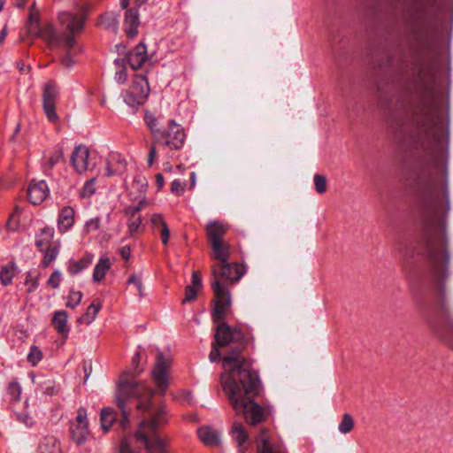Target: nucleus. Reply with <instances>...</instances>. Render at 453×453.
Returning <instances> with one entry per match:
<instances>
[{"mask_svg":"<svg viewBox=\"0 0 453 453\" xmlns=\"http://www.w3.org/2000/svg\"><path fill=\"white\" fill-rule=\"evenodd\" d=\"M414 186L424 225L417 250L426 259V277L434 292L437 310L448 315L446 282L450 276V252L446 231L449 211L448 184L445 182L441 189L430 168L424 166L416 172Z\"/></svg>","mask_w":453,"mask_h":453,"instance_id":"obj_1","label":"nucleus"},{"mask_svg":"<svg viewBox=\"0 0 453 453\" xmlns=\"http://www.w3.org/2000/svg\"><path fill=\"white\" fill-rule=\"evenodd\" d=\"M238 352H232L224 358L225 372L220 380L233 409L242 413L250 426H256L266 418L265 410L254 402L259 392L260 380L257 373L251 370L250 362L238 358Z\"/></svg>","mask_w":453,"mask_h":453,"instance_id":"obj_2","label":"nucleus"},{"mask_svg":"<svg viewBox=\"0 0 453 453\" xmlns=\"http://www.w3.org/2000/svg\"><path fill=\"white\" fill-rule=\"evenodd\" d=\"M401 114H392L388 119V128L399 138L408 139L422 150H428L434 138L429 104L425 100L418 104H401Z\"/></svg>","mask_w":453,"mask_h":453,"instance_id":"obj_3","label":"nucleus"},{"mask_svg":"<svg viewBox=\"0 0 453 453\" xmlns=\"http://www.w3.org/2000/svg\"><path fill=\"white\" fill-rule=\"evenodd\" d=\"M140 359L141 354L135 352L131 361L132 371L128 370L123 372L117 385L116 402L122 412V419L119 424L123 429H126L129 423L126 400L137 399L139 401L137 403L139 411H148L151 406L154 391L147 385L138 382L134 378L142 372V370H138Z\"/></svg>","mask_w":453,"mask_h":453,"instance_id":"obj_4","label":"nucleus"},{"mask_svg":"<svg viewBox=\"0 0 453 453\" xmlns=\"http://www.w3.org/2000/svg\"><path fill=\"white\" fill-rule=\"evenodd\" d=\"M84 18L85 12L83 9L74 12H63L59 15V22L68 33L59 35L51 24H47L40 30V35L50 49H72L76 44V35L82 28Z\"/></svg>","mask_w":453,"mask_h":453,"instance_id":"obj_5","label":"nucleus"},{"mask_svg":"<svg viewBox=\"0 0 453 453\" xmlns=\"http://www.w3.org/2000/svg\"><path fill=\"white\" fill-rule=\"evenodd\" d=\"M167 411L160 405L151 418L144 419L135 433V440L146 449V453H166L165 442L159 437L157 430L167 423Z\"/></svg>","mask_w":453,"mask_h":453,"instance_id":"obj_6","label":"nucleus"},{"mask_svg":"<svg viewBox=\"0 0 453 453\" xmlns=\"http://www.w3.org/2000/svg\"><path fill=\"white\" fill-rule=\"evenodd\" d=\"M208 241L211 248V257L219 263L230 259V245L224 237L228 231V226L219 220L209 221L205 226Z\"/></svg>","mask_w":453,"mask_h":453,"instance_id":"obj_7","label":"nucleus"},{"mask_svg":"<svg viewBox=\"0 0 453 453\" xmlns=\"http://www.w3.org/2000/svg\"><path fill=\"white\" fill-rule=\"evenodd\" d=\"M217 324L218 326L215 333V342L217 345L219 347H224L234 342L237 343V346L231 348L223 358L227 357L230 353L239 350L237 354L238 358L246 360L243 357L241 356V353L246 345V340L242 330L238 328H231L227 324L224 322H219ZM223 361L224 359H222V362Z\"/></svg>","mask_w":453,"mask_h":453,"instance_id":"obj_8","label":"nucleus"},{"mask_svg":"<svg viewBox=\"0 0 453 453\" xmlns=\"http://www.w3.org/2000/svg\"><path fill=\"white\" fill-rule=\"evenodd\" d=\"M211 288L215 296V304L212 311L214 323L223 322L231 306V296L228 286L219 279L211 280Z\"/></svg>","mask_w":453,"mask_h":453,"instance_id":"obj_9","label":"nucleus"},{"mask_svg":"<svg viewBox=\"0 0 453 453\" xmlns=\"http://www.w3.org/2000/svg\"><path fill=\"white\" fill-rule=\"evenodd\" d=\"M149 95V82L142 74L134 75L129 88L122 93L124 102L133 108L142 104L147 100Z\"/></svg>","mask_w":453,"mask_h":453,"instance_id":"obj_10","label":"nucleus"},{"mask_svg":"<svg viewBox=\"0 0 453 453\" xmlns=\"http://www.w3.org/2000/svg\"><path fill=\"white\" fill-rule=\"evenodd\" d=\"M185 139L184 128L172 119L169 121L167 128L157 134L155 142L170 150H180L183 147Z\"/></svg>","mask_w":453,"mask_h":453,"instance_id":"obj_11","label":"nucleus"},{"mask_svg":"<svg viewBox=\"0 0 453 453\" xmlns=\"http://www.w3.org/2000/svg\"><path fill=\"white\" fill-rule=\"evenodd\" d=\"M54 229L44 227L36 237V247L44 252L42 265L49 266L57 257L59 252V242H52Z\"/></svg>","mask_w":453,"mask_h":453,"instance_id":"obj_12","label":"nucleus"},{"mask_svg":"<svg viewBox=\"0 0 453 453\" xmlns=\"http://www.w3.org/2000/svg\"><path fill=\"white\" fill-rule=\"evenodd\" d=\"M107 153L108 150L104 147L96 148L91 146L87 148V171L95 173L93 177L87 180V195L95 193V190L90 186L96 181L97 177L103 176L104 168H102V164Z\"/></svg>","mask_w":453,"mask_h":453,"instance_id":"obj_13","label":"nucleus"},{"mask_svg":"<svg viewBox=\"0 0 453 453\" xmlns=\"http://www.w3.org/2000/svg\"><path fill=\"white\" fill-rule=\"evenodd\" d=\"M171 364L172 359L169 356H165L160 351L157 354L151 377L157 386V392L160 394H165L168 388Z\"/></svg>","mask_w":453,"mask_h":453,"instance_id":"obj_14","label":"nucleus"},{"mask_svg":"<svg viewBox=\"0 0 453 453\" xmlns=\"http://www.w3.org/2000/svg\"><path fill=\"white\" fill-rule=\"evenodd\" d=\"M245 274L243 266L236 263H220L212 267V280L216 278L221 282V279H225L231 282L238 281Z\"/></svg>","mask_w":453,"mask_h":453,"instance_id":"obj_15","label":"nucleus"},{"mask_svg":"<svg viewBox=\"0 0 453 453\" xmlns=\"http://www.w3.org/2000/svg\"><path fill=\"white\" fill-rule=\"evenodd\" d=\"M255 441L257 453H287L282 441L271 438L267 429H262Z\"/></svg>","mask_w":453,"mask_h":453,"instance_id":"obj_16","label":"nucleus"},{"mask_svg":"<svg viewBox=\"0 0 453 453\" xmlns=\"http://www.w3.org/2000/svg\"><path fill=\"white\" fill-rule=\"evenodd\" d=\"M58 95V89L54 82H48L43 90L42 102L43 110L48 119L56 122L58 115L56 112V103Z\"/></svg>","mask_w":453,"mask_h":453,"instance_id":"obj_17","label":"nucleus"},{"mask_svg":"<svg viewBox=\"0 0 453 453\" xmlns=\"http://www.w3.org/2000/svg\"><path fill=\"white\" fill-rule=\"evenodd\" d=\"M107 154L108 157L104 159L105 167L103 171V176L109 177L122 173L127 165L124 157L118 152H111Z\"/></svg>","mask_w":453,"mask_h":453,"instance_id":"obj_18","label":"nucleus"},{"mask_svg":"<svg viewBox=\"0 0 453 453\" xmlns=\"http://www.w3.org/2000/svg\"><path fill=\"white\" fill-rule=\"evenodd\" d=\"M49 188L44 180H33L27 187V196L33 204L42 203L49 196Z\"/></svg>","mask_w":453,"mask_h":453,"instance_id":"obj_19","label":"nucleus"},{"mask_svg":"<svg viewBox=\"0 0 453 453\" xmlns=\"http://www.w3.org/2000/svg\"><path fill=\"white\" fill-rule=\"evenodd\" d=\"M127 59L133 70L140 69L148 60L146 45L143 42L137 44L133 50L127 53Z\"/></svg>","mask_w":453,"mask_h":453,"instance_id":"obj_20","label":"nucleus"},{"mask_svg":"<svg viewBox=\"0 0 453 453\" xmlns=\"http://www.w3.org/2000/svg\"><path fill=\"white\" fill-rule=\"evenodd\" d=\"M231 435L241 453H244L250 446V440L244 426L238 422H234L231 428Z\"/></svg>","mask_w":453,"mask_h":453,"instance_id":"obj_21","label":"nucleus"},{"mask_svg":"<svg viewBox=\"0 0 453 453\" xmlns=\"http://www.w3.org/2000/svg\"><path fill=\"white\" fill-rule=\"evenodd\" d=\"M75 215L72 207L65 206L59 211L58 217V229L61 234L68 231L74 224Z\"/></svg>","mask_w":453,"mask_h":453,"instance_id":"obj_22","label":"nucleus"},{"mask_svg":"<svg viewBox=\"0 0 453 453\" xmlns=\"http://www.w3.org/2000/svg\"><path fill=\"white\" fill-rule=\"evenodd\" d=\"M140 25L139 13L135 9H128L125 13L124 27L127 35L133 38L138 34Z\"/></svg>","mask_w":453,"mask_h":453,"instance_id":"obj_23","label":"nucleus"},{"mask_svg":"<svg viewBox=\"0 0 453 453\" xmlns=\"http://www.w3.org/2000/svg\"><path fill=\"white\" fill-rule=\"evenodd\" d=\"M70 434L73 441L77 444L83 442L85 438V416L79 412L76 418L71 422Z\"/></svg>","mask_w":453,"mask_h":453,"instance_id":"obj_24","label":"nucleus"},{"mask_svg":"<svg viewBox=\"0 0 453 453\" xmlns=\"http://www.w3.org/2000/svg\"><path fill=\"white\" fill-rule=\"evenodd\" d=\"M197 433L200 440L207 446H216L220 442L219 433L211 426L200 427Z\"/></svg>","mask_w":453,"mask_h":453,"instance_id":"obj_25","label":"nucleus"},{"mask_svg":"<svg viewBox=\"0 0 453 453\" xmlns=\"http://www.w3.org/2000/svg\"><path fill=\"white\" fill-rule=\"evenodd\" d=\"M39 453H62L59 441L53 436L43 438L39 446Z\"/></svg>","mask_w":453,"mask_h":453,"instance_id":"obj_26","label":"nucleus"},{"mask_svg":"<svg viewBox=\"0 0 453 453\" xmlns=\"http://www.w3.org/2000/svg\"><path fill=\"white\" fill-rule=\"evenodd\" d=\"M111 268V262L108 257H101L96 265L92 280L95 282L101 281Z\"/></svg>","mask_w":453,"mask_h":453,"instance_id":"obj_27","label":"nucleus"},{"mask_svg":"<svg viewBox=\"0 0 453 453\" xmlns=\"http://www.w3.org/2000/svg\"><path fill=\"white\" fill-rule=\"evenodd\" d=\"M72 163L78 173H82L85 171V147L83 145L75 148L72 156Z\"/></svg>","mask_w":453,"mask_h":453,"instance_id":"obj_28","label":"nucleus"},{"mask_svg":"<svg viewBox=\"0 0 453 453\" xmlns=\"http://www.w3.org/2000/svg\"><path fill=\"white\" fill-rule=\"evenodd\" d=\"M67 322V315L65 311H57L52 319V325L60 334H66L68 332V327L66 325Z\"/></svg>","mask_w":453,"mask_h":453,"instance_id":"obj_29","label":"nucleus"},{"mask_svg":"<svg viewBox=\"0 0 453 453\" xmlns=\"http://www.w3.org/2000/svg\"><path fill=\"white\" fill-rule=\"evenodd\" d=\"M116 420V413L111 408H104L101 412V426L107 432Z\"/></svg>","mask_w":453,"mask_h":453,"instance_id":"obj_30","label":"nucleus"},{"mask_svg":"<svg viewBox=\"0 0 453 453\" xmlns=\"http://www.w3.org/2000/svg\"><path fill=\"white\" fill-rule=\"evenodd\" d=\"M16 273V267L14 264L8 263L4 265L0 271V280L3 285L6 286L12 282V278Z\"/></svg>","mask_w":453,"mask_h":453,"instance_id":"obj_31","label":"nucleus"},{"mask_svg":"<svg viewBox=\"0 0 453 453\" xmlns=\"http://www.w3.org/2000/svg\"><path fill=\"white\" fill-rule=\"evenodd\" d=\"M354 427V419L350 414L345 413L338 425V430L342 434H347L352 431Z\"/></svg>","mask_w":453,"mask_h":453,"instance_id":"obj_32","label":"nucleus"},{"mask_svg":"<svg viewBox=\"0 0 453 453\" xmlns=\"http://www.w3.org/2000/svg\"><path fill=\"white\" fill-rule=\"evenodd\" d=\"M124 63L125 58H116L114 60V65L119 68V70L116 72L114 79L119 84L125 83L127 79V73L126 68L124 67Z\"/></svg>","mask_w":453,"mask_h":453,"instance_id":"obj_33","label":"nucleus"},{"mask_svg":"<svg viewBox=\"0 0 453 453\" xmlns=\"http://www.w3.org/2000/svg\"><path fill=\"white\" fill-rule=\"evenodd\" d=\"M144 120L146 125L150 128V132L152 133L155 141L156 138L157 137V134H159L162 131L159 128L157 119L152 114L146 113Z\"/></svg>","mask_w":453,"mask_h":453,"instance_id":"obj_34","label":"nucleus"},{"mask_svg":"<svg viewBox=\"0 0 453 453\" xmlns=\"http://www.w3.org/2000/svg\"><path fill=\"white\" fill-rule=\"evenodd\" d=\"M21 213H22L21 210H19V209L14 210V211L10 215V217L6 222L7 230L15 231L19 228Z\"/></svg>","mask_w":453,"mask_h":453,"instance_id":"obj_35","label":"nucleus"},{"mask_svg":"<svg viewBox=\"0 0 453 453\" xmlns=\"http://www.w3.org/2000/svg\"><path fill=\"white\" fill-rule=\"evenodd\" d=\"M25 285L27 292L35 291L38 287V273L36 271L28 272L26 277Z\"/></svg>","mask_w":453,"mask_h":453,"instance_id":"obj_36","label":"nucleus"},{"mask_svg":"<svg viewBox=\"0 0 453 453\" xmlns=\"http://www.w3.org/2000/svg\"><path fill=\"white\" fill-rule=\"evenodd\" d=\"M100 309L101 303L99 301H95L88 307H87V325L95 320Z\"/></svg>","mask_w":453,"mask_h":453,"instance_id":"obj_37","label":"nucleus"},{"mask_svg":"<svg viewBox=\"0 0 453 453\" xmlns=\"http://www.w3.org/2000/svg\"><path fill=\"white\" fill-rule=\"evenodd\" d=\"M314 186L319 194H323L326 191V179L321 174L314 175Z\"/></svg>","mask_w":453,"mask_h":453,"instance_id":"obj_38","label":"nucleus"},{"mask_svg":"<svg viewBox=\"0 0 453 453\" xmlns=\"http://www.w3.org/2000/svg\"><path fill=\"white\" fill-rule=\"evenodd\" d=\"M61 281L62 273L58 270H55L47 280V285L51 288H57L59 287Z\"/></svg>","mask_w":453,"mask_h":453,"instance_id":"obj_39","label":"nucleus"},{"mask_svg":"<svg viewBox=\"0 0 453 453\" xmlns=\"http://www.w3.org/2000/svg\"><path fill=\"white\" fill-rule=\"evenodd\" d=\"M84 268L83 259L80 260H71L68 263L67 271L70 274L75 275L76 273L81 272Z\"/></svg>","mask_w":453,"mask_h":453,"instance_id":"obj_40","label":"nucleus"},{"mask_svg":"<svg viewBox=\"0 0 453 453\" xmlns=\"http://www.w3.org/2000/svg\"><path fill=\"white\" fill-rule=\"evenodd\" d=\"M42 351L37 347H32L27 355V360L32 365H36L42 359Z\"/></svg>","mask_w":453,"mask_h":453,"instance_id":"obj_41","label":"nucleus"},{"mask_svg":"<svg viewBox=\"0 0 453 453\" xmlns=\"http://www.w3.org/2000/svg\"><path fill=\"white\" fill-rule=\"evenodd\" d=\"M28 19L31 31L35 32L38 29L39 11L35 6L30 9Z\"/></svg>","mask_w":453,"mask_h":453,"instance_id":"obj_42","label":"nucleus"},{"mask_svg":"<svg viewBox=\"0 0 453 453\" xmlns=\"http://www.w3.org/2000/svg\"><path fill=\"white\" fill-rule=\"evenodd\" d=\"M141 224H142L141 216L129 218L128 222H127V226H128V231H129L130 234H134V233H136L139 230Z\"/></svg>","mask_w":453,"mask_h":453,"instance_id":"obj_43","label":"nucleus"},{"mask_svg":"<svg viewBox=\"0 0 453 453\" xmlns=\"http://www.w3.org/2000/svg\"><path fill=\"white\" fill-rule=\"evenodd\" d=\"M82 293L81 291H71L68 299H67V306L75 307L81 300Z\"/></svg>","mask_w":453,"mask_h":453,"instance_id":"obj_44","label":"nucleus"},{"mask_svg":"<svg viewBox=\"0 0 453 453\" xmlns=\"http://www.w3.org/2000/svg\"><path fill=\"white\" fill-rule=\"evenodd\" d=\"M119 453H137L131 448V438L123 437L119 445Z\"/></svg>","mask_w":453,"mask_h":453,"instance_id":"obj_45","label":"nucleus"},{"mask_svg":"<svg viewBox=\"0 0 453 453\" xmlns=\"http://www.w3.org/2000/svg\"><path fill=\"white\" fill-rule=\"evenodd\" d=\"M198 288H196L191 286H187L185 289V298L182 303L191 302L195 300L197 296Z\"/></svg>","mask_w":453,"mask_h":453,"instance_id":"obj_46","label":"nucleus"},{"mask_svg":"<svg viewBox=\"0 0 453 453\" xmlns=\"http://www.w3.org/2000/svg\"><path fill=\"white\" fill-rule=\"evenodd\" d=\"M127 283L134 284L137 288L140 297L142 296V278L140 276H138L136 274H132L129 277Z\"/></svg>","mask_w":453,"mask_h":453,"instance_id":"obj_47","label":"nucleus"},{"mask_svg":"<svg viewBox=\"0 0 453 453\" xmlns=\"http://www.w3.org/2000/svg\"><path fill=\"white\" fill-rule=\"evenodd\" d=\"M150 221L153 228L156 230H160L164 225H167L161 214H153L151 216Z\"/></svg>","mask_w":453,"mask_h":453,"instance_id":"obj_48","label":"nucleus"},{"mask_svg":"<svg viewBox=\"0 0 453 453\" xmlns=\"http://www.w3.org/2000/svg\"><path fill=\"white\" fill-rule=\"evenodd\" d=\"M8 392L13 399H18L21 393V388L17 382H12L9 385Z\"/></svg>","mask_w":453,"mask_h":453,"instance_id":"obj_49","label":"nucleus"},{"mask_svg":"<svg viewBox=\"0 0 453 453\" xmlns=\"http://www.w3.org/2000/svg\"><path fill=\"white\" fill-rule=\"evenodd\" d=\"M142 210V203L137 205L128 206L125 209V214L129 218L140 216L139 212Z\"/></svg>","mask_w":453,"mask_h":453,"instance_id":"obj_50","label":"nucleus"},{"mask_svg":"<svg viewBox=\"0 0 453 453\" xmlns=\"http://www.w3.org/2000/svg\"><path fill=\"white\" fill-rule=\"evenodd\" d=\"M171 191L174 193L176 196H180L184 192V186L181 181L179 180H174L171 183Z\"/></svg>","mask_w":453,"mask_h":453,"instance_id":"obj_51","label":"nucleus"},{"mask_svg":"<svg viewBox=\"0 0 453 453\" xmlns=\"http://www.w3.org/2000/svg\"><path fill=\"white\" fill-rule=\"evenodd\" d=\"M219 346L217 345L216 342L212 344L211 350V352L209 354V359L212 363H215V362L219 361V358H220V351L219 349Z\"/></svg>","mask_w":453,"mask_h":453,"instance_id":"obj_52","label":"nucleus"},{"mask_svg":"<svg viewBox=\"0 0 453 453\" xmlns=\"http://www.w3.org/2000/svg\"><path fill=\"white\" fill-rule=\"evenodd\" d=\"M191 287L200 289L202 288V280L198 272H193L191 278Z\"/></svg>","mask_w":453,"mask_h":453,"instance_id":"obj_53","label":"nucleus"},{"mask_svg":"<svg viewBox=\"0 0 453 453\" xmlns=\"http://www.w3.org/2000/svg\"><path fill=\"white\" fill-rule=\"evenodd\" d=\"M160 233L161 240L163 244L166 245L169 242L170 237V230L167 226V225H164L163 227L158 230Z\"/></svg>","mask_w":453,"mask_h":453,"instance_id":"obj_54","label":"nucleus"},{"mask_svg":"<svg viewBox=\"0 0 453 453\" xmlns=\"http://www.w3.org/2000/svg\"><path fill=\"white\" fill-rule=\"evenodd\" d=\"M61 157V153L59 151H56L49 157L47 164L51 167L60 160Z\"/></svg>","mask_w":453,"mask_h":453,"instance_id":"obj_55","label":"nucleus"},{"mask_svg":"<svg viewBox=\"0 0 453 453\" xmlns=\"http://www.w3.org/2000/svg\"><path fill=\"white\" fill-rule=\"evenodd\" d=\"M119 253L124 260H128L131 256V249L128 245L119 249Z\"/></svg>","mask_w":453,"mask_h":453,"instance_id":"obj_56","label":"nucleus"},{"mask_svg":"<svg viewBox=\"0 0 453 453\" xmlns=\"http://www.w3.org/2000/svg\"><path fill=\"white\" fill-rule=\"evenodd\" d=\"M100 226V219L99 218H95L93 219H90L89 221H87V231L88 230H96L99 228Z\"/></svg>","mask_w":453,"mask_h":453,"instance_id":"obj_57","label":"nucleus"},{"mask_svg":"<svg viewBox=\"0 0 453 453\" xmlns=\"http://www.w3.org/2000/svg\"><path fill=\"white\" fill-rule=\"evenodd\" d=\"M157 156V150H156V147L154 145H152L150 149V152H149V158H148V162H149V165H151L155 157Z\"/></svg>","mask_w":453,"mask_h":453,"instance_id":"obj_58","label":"nucleus"},{"mask_svg":"<svg viewBox=\"0 0 453 453\" xmlns=\"http://www.w3.org/2000/svg\"><path fill=\"white\" fill-rule=\"evenodd\" d=\"M156 179H157V183L158 188H162L163 185H164V176H163V174L157 173L156 175Z\"/></svg>","mask_w":453,"mask_h":453,"instance_id":"obj_59","label":"nucleus"},{"mask_svg":"<svg viewBox=\"0 0 453 453\" xmlns=\"http://www.w3.org/2000/svg\"><path fill=\"white\" fill-rule=\"evenodd\" d=\"M119 4H120V6L122 9H127L129 2H128V0H120Z\"/></svg>","mask_w":453,"mask_h":453,"instance_id":"obj_60","label":"nucleus"},{"mask_svg":"<svg viewBox=\"0 0 453 453\" xmlns=\"http://www.w3.org/2000/svg\"><path fill=\"white\" fill-rule=\"evenodd\" d=\"M6 36V32L4 29H3L1 32H0V45L2 44L3 41L4 40Z\"/></svg>","mask_w":453,"mask_h":453,"instance_id":"obj_61","label":"nucleus"},{"mask_svg":"<svg viewBox=\"0 0 453 453\" xmlns=\"http://www.w3.org/2000/svg\"><path fill=\"white\" fill-rule=\"evenodd\" d=\"M24 4H25V1L24 0H18V5L19 7H22Z\"/></svg>","mask_w":453,"mask_h":453,"instance_id":"obj_62","label":"nucleus"},{"mask_svg":"<svg viewBox=\"0 0 453 453\" xmlns=\"http://www.w3.org/2000/svg\"><path fill=\"white\" fill-rule=\"evenodd\" d=\"M27 425H30L32 422L30 420H28V418H24L23 420Z\"/></svg>","mask_w":453,"mask_h":453,"instance_id":"obj_63","label":"nucleus"},{"mask_svg":"<svg viewBox=\"0 0 453 453\" xmlns=\"http://www.w3.org/2000/svg\"><path fill=\"white\" fill-rule=\"evenodd\" d=\"M147 0H135V2L139 4H143L144 2H146Z\"/></svg>","mask_w":453,"mask_h":453,"instance_id":"obj_64","label":"nucleus"}]
</instances>
